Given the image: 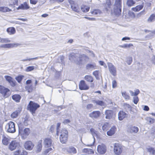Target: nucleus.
Returning a JSON list of instances; mask_svg holds the SVG:
<instances>
[{
  "mask_svg": "<svg viewBox=\"0 0 155 155\" xmlns=\"http://www.w3.org/2000/svg\"><path fill=\"white\" fill-rule=\"evenodd\" d=\"M69 59L79 66L84 64L89 60V58L84 54L80 55L74 53L71 54L69 56Z\"/></svg>",
  "mask_w": 155,
  "mask_h": 155,
  "instance_id": "obj_1",
  "label": "nucleus"
},
{
  "mask_svg": "<svg viewBox=\"0 0 155 155\" xmlns=\"http://www.w3.org/2000/svg\"><path fill=\"white\" fill-rule=\"evenodd\" d=\"M31 133V130L28 128H26L23 130V128L19 126L18 135L21 136L22 140L27 138Z\"/></svg>",
  "mask_w": 155,
  "mask_h": 155,
  "instance_id": "obj_2",
  "label": "nucleus"
},
{
  "mask_svg": "<svg viewBox=\"0 0 155 155\" xmlns=\"http://www.w3.org/2000/svg\"><path fill=\"white\" fill-rule=\"evenodd\" d=\"M40 107V105L37 103L30 101L28 105L27 109L33 114L35 113L36 111Z\"/></svg>",
  "mask_w": 155,
  "mask_h": 155,
  "instance_id": "obj_3",
  "label": "nucleus"
},
{
  "mask_svg": "<svg viewBox=\"0 0 155 155\" xmlns=\"http://www.w3.org/2000/svg\"><path fill=\"white\" fill-rule=\"evenodd\" d=\"M122 8V0H115L114 11L115 14L118 15L121 14Z\"/></svg>",
  "mask_w": 155,
  "mask_h": 155,
  "instance_id": "obj_4",
  "label": "nucleus"
},
{
  "mask_svg": "<svg viewBox=\"0 0 155 155\" xmlns=\"http://www.w3.org/2000/svg\"><path fill=\"white\" fill-rule=\"evenodd\" d=\"M0 93L2 94L4 98H8L11 95V92L8 88L0 85Z\"/></svg>",
  "mask_w": 155,
  "mask_h": 155,
  "instance_id": "obj_5",
  "label": "nucleus"
},
{
  "mask_svg": "<svg viewBox=\"0 0 155 155\" xmlns=\"http://www.w3.org/2000/svg\"><path fill=\"white\" fill-rule=\"evenodd\" d=\"M68 132L67 130H62L60 137L61 142L63 143H66L67 141Z\"/></svg>",
  "mask_w": 155,
  "mask_h": 155,
  "instance_id": "obj_6",
  "label": "nucleus"
},
{
  "mask_svg": "<svg viewBox=\"0 0 155 155\" xmlns=\"http://www.w3.org/2000/svg\"><path fill=\"white\" fill-rule=\"evenodd\" d=\"M35 146L34 144L30 140L25 141L24 144V147L27 150H33Z\"/></svg>",
  "mask_w": 155,
  "mask_h": 155,
  "instance_id": "obj_7",
  "label": "nucleus"
},
{
  "mask_svg": "<svg viewBox=\"0 0 155 155\" xmlns=\"http://www.w3.org/2000/svg\"><path fill=\"white\" fill-rule=\"evenodd\" d=\"M19 143L15 140H12L10 142L9 146L8 149L11 150H15L19 146Z\"/></svg>",
  "mask_w": 155,
  "mask_h": 155,
  "instance_id": "obj_8",
  "label": "nucleus"
},
{
  "mask_svg": "<svg viewBox=\"0 0 155 155\" xmlns=\"http://www.w3.org/2000/svg\"><path fill=\"white\" fill-rule=\"evenodd\" d=\"M107 66L110 74L114 76H115L117 72V69L115 67L112 63L110 62L107 63Z\"/></svg>",
  "mask_w": 155,
  "mask_h": 155,
  "instance_id": "obj_9",
  "label": "nucleus"
},
{
  "mask_svg": "<svg viewBox=\"0 0 155 155\" xmlns=\"http://www.w3.org/2000/svg\"><path fill=\"white\" fill-rule=\"evenodd\" d=\"M114 151L116 155L120 154L122 151V147L118 143H115L114 147Z\"/></svg>",
  "mask_w": 155,
  "mask_h": 155,
  "instance_id": "obj_10",
  "label": "nucleus"
},
{
  "mask_svg": "<svg viewBox=\"0 0 155 155\" xmlns=\"http://www.w3.org/2000/svg\"><path fill=\"white\" fill-rule=\"evenodd\" d=\"M8 128V131L11 133H14L16 131L15 123L12 121L9 122L7 124Z\"/></svg>",
  "mask_w": 155,
  "mask_h": 155,
  "instance_id": "obj_11",
  "label": "nucleus"
},
{
  "mask_svg": "<svg viewBox=\"0 0 155 155\" xmlns=\"http://www.w3.org/2000/svg\"><path fill=\"white\" fill-rule=\"evenodd\" d=\"M105 118L107 119H110L114 118L115 116V114L114 111L112 110H107L105 113Z\"/></svg>",
  "mask_w": 155,
  "mask_h": 155,
  "instance_id": "obj_12",
  "label": "nucleus"
},
{
  "mask_svg": "<svg viewBox=\"0 0 155 155\" xmlns=\"http://www.w3.org/2000/svg\"><path fill=\"white\" fill-rule=\"evenodd\" d=\"M28 153L23 149H18L14 152L13 155H28Z\"/></svg>",
  "mask_w": 155,
  "mask_h": 155,
  "instance_id": "obj_13",
  "label": "nucleus"
},
{
  "mask_svg": "<svg viewBox=\"0 0 155 155\" xmlns=\"http://www.w3.org/2000/svg\"><path fill=\"white\" fill-rule=\"evenodd\" d=\"M107 150L106 147L104 144L99 145L97 147V151L101 154H104Z\"/></svg>",
  "mask_w": 155,
  "mask_h": 155,
  "instance_id": "obj_14",
  "label": "nucleus"
},
{
  "mask_svg": "<svg viewBox=\"0 0 155 155\" xmlns=\"http://www.w3.org/2000/svg\"><path fill=\"white\" fill-rule=\"evenodd\" d=\"M30 8V6L29 5L28 2H25L21 4L18 8L17 9V10H27Z\"/></svg>",
  "mask_w": 155,
  "mask_h": 155,
  "instance_id": "obj_15",
  "label": "nucleus"
},
{
  "mask_svg": "<svg viewBox=\"0 0 155 155\" xmlns=\"http://www.w3.org/2000/svg\"><path fill=\"white\" fill-rule=\"evenodd\" d=\"M127 131L130 133L136 134L139 131V128L136 127L130 126L127 130Z\"/></svg>",
  "mask_w": 155,
  "mask_h": 155,
  "instance_id": "obj_16",
  "label": "nucleus"
},
{
  "mask_svg": "<svg viewBox=\"0 0 155 155\" xmlns=\"http://www.w3.org/2000/svg\"><path fill=\"white\" fill-rule=\"evenodd\" d=\"M101 112L99 111H94L89 114L90 117L93 119H97L100 116Z\"/></svg>",
  "mask_w": 155,
  "mask_h": 155,
  "instance_id": "obj_17",
  "label": "nucleus"
},
{
  "mask_svg": "<svg viewBox=\"0 0 155 155\" xmlns=\"http://www.w3.org/2000/svg\"><path fill=\"white\" fill-rule=\"evenodd\" d=\"M5 78L7 81H8L10 85L14 87L16 85V82L13 80V78L11 76L8 75H5Z\"/></svg>",
  "mask_w": 155,
  "mask_h": 155,
  "instance_id": "obj_18",
  "label": "nucleus"
},
{
  "mask_svg": "<svg viewBox=\"0 0 155 155\" xmlns=\"http://www.w3.org/2000/svg\"><path fill=\"white\" fill-rule=\"evenodd\" d=\"M68 2L71 5V8L72 10L77 12H79L80 10V8H78L74 3V2L71 0H68Z\"/></svg>",
  "mask_w": 155,
  "mask_h": 155,
  "instance_id": "obj_19",
  "label": "nucleus"
},
{
  "mask_svg": "<svg viewBox=\"0 0 155 155\" xmlns=\"http://www.w3.org/2000/svg\"><path fill=\"white\" fill-rule=\"evenodd\" d=\"M79 86L80 89L81 90H87L89 88L84 80H81L80 82Z\"/></svg>",
  "mask_w": 155,
  "mask_h": 155,
  "instance_id": "obj_20",
  "label": "nucleus"
},
{
  "mask_svg": "<svg viewBox=\"0 0 155 155\" xmlns=\"http://www.w3.org/2000/svg\"><path fill=\"white\" fill-rule=\"evenodd\" d=\"M18 45L16 43H10L2 45L0 46V48H11L16 47Z\"/></svg>",
  "mask_w": 155,
  "mask_h": 155,
  "instance_id": "obj_21",
  "label": "nucleus"
},
{
  "mask_svg": "<svg viewBox=\"0 0 155 155\" xmlns=\"http://www.w3.org/2000/svg\"><path fill=\"white\" fill-rule=\"evenodd\" d=\"M52 140L50 138H46L44 140V143L45 147H48L51 146Z\"/></svg>",
  "mask_w": 155,
  "mask_h": 155,
  "instance_id": "obj_22",
  "label": "nucleus"
},
{
  "mask_svg": "<svg viewBox=\"0 0 155 155\" xmlns=\"http://www.w3.org/2000/svg\"><path fill=\"white\" fill-rule=\"evenodd\" d=\"M86 68L87 70H92L96 69L97 66L94 63H92V64H87L86 65Z\"/></svg>",
  "mask_w": 155,
  "mask_h": 155,
  "instance_id": "obj_23",
  "label": "nucleus"
},
{
  "mask_svg": "<svg viewBox=\"0 0 155 155\" xmlns=\"http://www.w3.org/2000/svg\"><path fill=\"white\" fill-rule=\"evenodd\" d=\"M117 130V128L115 126L111 127L110 129L107 132V134L109 136H112L114 134Z\"/></svg>",
  "mask_w": 155,
  "mask_h": 155,
  "instance_id": "obj_24",
  "label": "nucleus"
},
{
  "mask_svg": "<svg viewBox=\"0 0 155 155\" xmlns=\"http://www.w3.org/2000/svg\"><path fill=\"white\" fill-rule=\"evenodd\" d=\"M12 99L17 103L19 102L21 98V97L19 94H15L12 96Z\"/></svg>",
  "mask_w": 155,
  "mask_h": 155,
  "instance_id": "obj_25",
  "label": "nucleus"
},
{
  "mask_svg": "<svg viewBox=\"0 0 155 155\" xmlns=\"http://www.w3.org/2000/svg\"><path fill=\"white\" fill-rule=\"evenodd\" d=\"M6 31L10 35H14L16 33V30L14 27H10L7 28Z\"/></svg>",
  "mask_w": 155,
  "mask_h": 155,
  "instance_id": "obj_26",
  "label": "nucleus"
},
{
  "mask_svg": "<svg viewBox=\"0 0 155 155\" xmlns=\"http://www.w3.org/2000/svg\"><path fill=\"white\" fill-rule=\"evenodd\" d=\"M126 115V114L123 111H120L118 114V118L119 120H121L124 118Z\"/></svg>",
  "mask_w": 155,
  "mask_h": 155,
  "instance_id": "obj_27",
  "label": "nucleus"
},
{
  "mask_svg": "<svg viewBox=\"0 0 155 155\" xmlns=\"http://www.w3.org/2000/svg\"><path fill=\"white\" fill-rule=\"evenodd\" d=\"M123 107L126 111H130L132 109V107L129 104L124 103L123 104Z\"/></svg>",
  "mask_w": 155,
  "mask_h": 155,
  "instance_id": "obj_28",
  "label": "nucleus"
},
{
  "mask_svg": "<svg viewBox=\"0 0 155 155\" xmlns=\"http://www.w3.org/2000/svg\"><path fill=\"white\" fill-rule=\"evenodd\" d=\"M12 11V9L6 7H0V12H11Z\"/></svg>",
  "mask_w": 155,
  "mask_h": 155,
  "instance_id": "obj_29",
  "label": "nucleus"
},
{
  "mask_svg": "<svg viewBox=\"0 0 155 155\" xmlns=\"http://www.w3.org/2000/svg\"><path fill=\"white\" fill-rule=\"evenodd\" d=\"M143 5H141L137 6L136 7L132 8V10L134 12H138L142 9L143 8Z\"/></svg>",
  "mask_w": 155,
  "mask_h": 155,
  "instance_id": "obj_30",
  "label": "nucleus"
},
{
  "mask_svg": "<svg viewBox=\"0 0 155 155\" xmlns=\"http://www.w3.org/2000/svg\"><path fill=\"white\" fill-rule=\"evenodd\" d=\"M84 79L87 81L92 82L94 81L93 77L89 75H86L84 77Z\"/></svg>",
  "mask_w": 155,
  "mask_h": 155,
  "instance_id": "obj_31",
  "label": "nucleus"
},
{
  "mask_svg": "<svg viewBox=\"0 0 155 155\" xmlns=\"http://www.w3.org/2000/svg\"><path fill=\"white\" fill-rule=\"evenodd\" d=\"M10 139L6 137L5 136H4L3 137L2 139V143L3 144L5 145H8Z\"/></svg>",
  "mask_w": 155,
  "mask_h": 155,
  "instance_id": "obj_32",
  "label": "nucleus"
},
{
  "mask_svg": "<svg viewBox=\"0 0 155 155\" xmlns=\"http://www.w3.org/2000/svg\"><path fill=\"white\" fill-rule=\"evenodd\" d=\"M129 91L130 94L131 96H134V97H137V96L139 94L140 92L139 90L138 89H136L135 91L134 92H133V91L131 90Z\"/></svg>",
  "mask_w": 155,
  "mask_h": 155,
  "instance_id": "obj_33",
  "label": "nucleus"
},
{
  "mask_svg": "<svg viewBox=\"0 0 155 155\" xmlns=\"http://www.w3.org/2000/svg\"><path fill=\"white\" fill-rule=\"evenodd\" d=\"M135 3V2L133 0H127L126 2L127 5L129 7L133 6Z\"/></svg>",
  "mask_w": 155,
  "mask_h": 155,
  "instance_id": "obj_34",
  "label": "nucleus"
},
{
  "mask_svg": "<svg viewBox=\"0 0 155 155\" xmlns=\"http://www.w3.org/2000/svg\"><path fill=\"white\" fill-rule=\"evenodd\" d=\"M81 9L82 12H88L90 9V7L85 5H81Z\"/></svg>",
  "mask_w": 155,
  "mask_h": 155,
  "instance_id": "obj_35",
  "label": "nucleus"
},
{
  "mask_svg": "<svg viewBox=\"0 0 155 155\" xmlns=\"http://www.w3.org/2000/svg\"><path fill=\"white\" fill-rule=\"evenodd\" d=\"M101 11L99 9H95L91 12V13L93 15L98 16L101 14Z\"/></svg>",
  "mask_w": 155,
  "mask_h": 155,
  "instance_id": "obj_36",
  "label": "nucleus"
},
{
  "mask_svg": "<svg viewBox=\"0 0 155 155\" xmlns=\"http://www.w3.org/2000/svg\"><path fill=\"white\" fill-rule=\"evenodd\" d=\"M155 20V14H152L147 19V21L149 22H152Z\"/></svg>",
  "mask_w": 155,
  "mask_h": 155,
  "instance_id": "obj_37",
  "label": "nucleus"
},
{
  "mask_svg": "<svg viewBox=\"0 0 155 155\" xmlns=\"http://www.w3.org/2000/svg\"><path fill=\"white\" fill-rule=\"evenodd\" d=\"M24 76L23 75H19L15 78V79L19 83L21 82L22 80L23 79Z\"/></svg>",
  "mask_w": 155,
  "mask_h": 155,
  "instance_id": "obj_38",
  "label": "nucleus"
},
{
  "mask_svg": "<svg viewBox=\"0 0 155 155\" xmlns=\"http://www.w3.org/2000/svg\"><path fill=\"white\" fill-rule=\"evenodd\" d=\"M70 153L73 154H75L77 152L76 149L72 147H70L68 150V153Z\"/></svg>",
  "mask_w": 155,
  "mask_h": 155,
  "instance_id": "obj_39",
  "label": "nucleus"
},
{
  "mask_svg": "<svg viewBox=\"0 0 155 155\" xmlns=\"http://www.w3.org/2000/svg\"><path fill=\"white\" fill-rule=\"evenodd\" d=\"M146 120L149 123V124L153 123L154 122L155 120L154 118H152L149 117H147Z\"/></svg>",
  "mask_w": 155,
  "mask_h": 155,
  "instance_id": "obj_40",
  "label": "nucleus"
},
{
  "mask_svg": "<svg viewBox=\"0 0 155 155\" xmlns=\"http://www.w3.org/2000/svg\"><path fill=\"white\" fill-rule=\"evenodd\" d=\"M83 151L84 152L89 154H92L94 153L93 150L91 149H84Z\"/></svg>",
  "mask_w": 155,
  "mask_h": 155,
  "instance_id": "obj_41",
  "label": "nucleus"
},
{
  "mask_svg": "<svg viewBox=\"0 0 155 155\" xmlns=\"http://www.w3.org/2000/svg\"><path fill=\"white\" fill-rule=\"evenodd\" d=\"M94 102L97 105L101 106H104V102L102 101L95 100L94 101Z\"/></svg>",
  "mask_w": 155,
  "mask_h": 155,
  "instance_id": "obj_42",
  "label": "nucleus"
},
{
  "mask_svg": "<svg viewBox=\"0 0 155 155\" xmlns=\"http://www.w3.org/2000/svg\"><path fill=\"white\" fill-rule=\"evenodd\" d=\"M122 95L123 97L126 100H129L130 99V96L129 94H128L126 92H122Z\"/></svg>",
  "mask_w": 155,
  "mask_h": 155,
  "instance_id": "obj_43",
  "label": "nucleus"
},
{
  "mask_svg": "<svg viewBox=\"0 0 155 155\" xmlns=\"http://www.w3.org/2000/svg\"><path fill=\"white\" fill-rule=\"evenodd\" d=\"M147 151L150 153L154 155L155 154V150L154 148L152 147H149L147 148Z\"/></svg>",
  "mask_w": 155,
  "mask_h": 155,
  "instance_id": "obj_44",
  "label": "nucleus"
},
{
  "mask_svg": "<svg viewBox=\"0 0 155 155\" xmlns=\"http://www.w3.org/2000/svg\"><path fill=\"white\" fill-rule=\"evenodd\" d=\"M35 67L33 66H28L26 68L25 71L27 72H29L34 70Z\"/></svg>",
  "mask_w": 155,
  "mask_h": 155,
  "instance_id": "obj_45",
  "label": "nucleus"
},
{
  "mask_svg": "<svg viewBox=\"0 0 155 155\" xmlns=\"http://www.w3.org/2000/svg\"><path fill=\"white\" fill-rule=\"evenodd\" d=\"M132 61V58L131 57H129L127 58L126 62L129 65L130 64Z\"/></svg>",
  "mask_w": 155,
  "mask_h": 155,
  "instance_id": "obj_46",
  "label": "nucleus"
},
{
  "mask_svg": "<svg viewBox=\"0 0 155 155\" xmlns=\"http://www.w3.org/2000/svg\"><path fill=\"white\" fill-rule=\"evenodd\" d=\"M42 140H40L38 142V144L37 146V148L38 150H41L42 148Z\"/></svg>",
  "mask_w": 155,
  "mask_h": 155,
  "instance_id": "obj_47",
  "label": "nucleus"
},
{
  "mask_svg": "<svg viewBox=\"0 0 155 155\" xmlns=\"http://www.w3.org/2000/svg\"><path fill=\"white\" fill-rule=\"evenodd\" d=\"M18 115V111H15L12 114L11 117L12 118H15L17 117Z\"/></svg>",
  "mask_w": 155,
  "mask_h": 155,
  "instance_id": "obj_48",
  "label": "nucleus"
},
{
  "mask_svg": "<svg viewBox=\"0 0 155 155\" xmlns=\"http://www.w3.org/2000/svg\"><path fill=\"white\" fill-rule=\"evenodd\" d=\"M106 5L108 8H110V6L111 5V3L110 0H106Z\"/></svg>",
  "mask_w": 155,
  "mask_h": 155,
  "instance_id": "obj_49",
  "label": "nucleus"
},
{
  "mask_svg": "<svg viewBox=\"0 0 155 155\" xmlns=\"http://www.w3.org/2000/svg\"><path fill=\"white\" fill-rule=\"evenodd\" d=\"M132 45L131 44H124L122 45H120V47L122 48H129L131 46H132Z\"/></svg>",
  "mask_w": 155,
  "mask_h": 155,
  "instance_id": "obj_50",
  "label": "nucleus"
},
{
  "mask_svg": "<svg viewBox=\"0 0 155 155\" xmlns=\"http://www.w3.org/2000/svg\"><path fill=\"white\" fill-rule=\"evenodd\" d=\"M139 101V98L138 97H133V102L135 104H137Z\"/></svg>",
  "mask_w": 155,
  "mask_h": 155,
  "instance_id": "obj_51",
  "label": "nucleus"
},
{
  "mask_svg": "<svg viewBox=\"0 0 155 155\" xmlns=\"http://www.w3.org/2000/svg\"><path fill=\"white\" fill-rule=\"evenodd\" d=\"M2 43H7L10 42L9 39L8 38H2Z\"/></svg>",
  "mask_w": 155,
  "mask_h": 155,
  "instance_id": "obj_52",
  "label": "nucleus"
},
{
  "mask_svg": "<svg viewBox=\"0 0 155 155\" xmlns=\"http://www.w3.org/2000/svg\"><path fill=\"white\" fill-rule=\"evenodd\" d=\"M108 124L107 123H105L102 126V129L103 130H105L108 127Z\"/></svg>",
  "mask_w": 155,
  "mask_h": 155,
  "instance_id": "obj_53",
  "label": "nucleus"
},
{
  "mask_svg": "<svg viewBox=\"0 0 155 155\" xmlns=\"http://www.w3.org/2000/svg\"><path fill=\"white\" fill-rule=\"evenodd\" d=\"M99 63L101 65L103 66L105 68H107L106 64L103 61H99Z\"/></svg>",
  "mask_w": 155,
  "mask_h": 155,
  "instance_id": "obj_54",
  "label": "nucleus"
},
{
  "mask_svg": "<svg viewBox=\"0 0 155 155\" xmlns=\"http://www.w3.org/2000/svg\"><path fill=\"white\" fill-rule=\"evenodd\" d=\"M145 14V12L144 10H143V11L141 12H140L137 15V16L138 17H140L142 15H143Z\"/></svg>",
  "mask_w": 155,
  "mask_h": 155,
  "instance_id": "obj_55",
  "label": "nucleus"
},
{
  "mask_svg": "<svg viewBox=\"0 0 155 155\" xmlns=\"http://www.w3.org/2000/svg\"><path fill=\"white\" fill-rule=\"evenodd\" d=\"M30 2L31 4L35 5L37 3L38 0H30Z\"/></svg>",
  "mask_w": 155,
  "mask_h": 155,
  "instance_id": "obj_56",
  "label": "nucleus"
},
{
  "mask_svg": "<svg viewBox=\"0 0 155 155\" xmlns=\"http://www.w3.org/2000/svg\"><path fill=\"white\" fill-rule=\"evenodd\" d=\"M151 61L152 63L155 64V56L153 55L151 58Z\"/></svg>",
  "mask_w": 155,
  "mask_h": 155,
  "instance_id": "obj_57",
  "label": "nucleus"
},
{
  "mask_svg": "<svg viewBox=\"0 0 155 155\" xmlns=\"http://www.w3.org/2000/svg\"><path fill=\"white\" fill-rule=\"evenodd\" d=\"M64 0H50V1L53 3L55 2L59 3L62 2Z\"/></svg>",
  "mask_w": 155,
  "mask_h": 155,
  "instance_id": "obj_58",
  "label": "nucleus"
},
{
  "mask_svg": "<svg viewBox=\"0 0 155 155\" xmlns=\"http://www.w3.org/2000/svg\"><path fill=\"white\" fill-rule=\"evenodd\" d=\"M112 87L113 88H115L117 86V82L116 81L114 80L112 82Z\"/></svg>",
  "mask_w": 155,
  "mask_h": 155,
  "instance_id": "obj_59",
  "label": "nucleus"
},
{
  "mask_svg": "<svg viewBox=\"0 0 155 155\" xmlns=\"http://www.w3.org/2000/svg\"><path fill=\"white\" fill-rule=\"evenodd\" d=\"M93 107V105L92 104H89L87 106V108L88 109H91Z\"/></svg>",
  "mask_w": 155,
  "mask_h": 155,
  "instance_id": "obj_60",
  "label": "nucleus"
},
{
  "mask_svg": "<svg viewBox=\"0 0 155 155\" xmlns=\"http://www.w3.org/2000/svg\"><path fill=\"white\" fill-rule=\"evenodd\" d=\"M12 5H18V0H15L13 2Z\"/></svg>",
  "mask_w": 155,
  "mask_h": 155,
  "instance_id": "obj_61",
  "label": "nucleus"
},
{
  "mask_svg": "<svg viewBox=\"0 0 155 155\" xmlns=\"http://www.w3.org/2000/svg\"><path fill=\"white\" fill-rule=\"evenodd\" d=\"M143 110L146 111H148L149 110V107L147 105H145L144 106Z\"/></svg>",
  "mask_w": 155,
  "mask_h": 155,
  "instance_id": "obj_62",
  "label": "nucleus"
},
{
  "mask_svg": "<svg viewBox=\"0 0 155 155\" xmlns=\"http://www.w3.org/2000/svg\"><path fill=\"white\" fill-rule=\"evenodd\" d=\"M37 59V58H30L27 59H24L23 60V61H30L31 60L36 59Z\"/></svg>",
  "mask_w": 155,
  "mask_h": 155,
  "instance_id": "obj_63",
  "label": "nucleus"
},
{
  "mask_svg": "<svg viewBox=\"0 0 155 155\" xmlns=\"http://www.w3.org/2000/svg\"><path fill=\"white\" fill-rule=\"evenodd\" d=\"M93 74L95 76L98 75V71H95L93 72Z\"/></svg>",
  "mask_w": 155,
  "mask_h": 155,
  "instance_id": "obj_64",
  "label": "nucleus"
}]
</instances>
